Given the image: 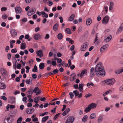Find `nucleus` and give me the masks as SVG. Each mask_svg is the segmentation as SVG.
<instances>
[{
	"label": "nucleus",
	"mask_w": 123,
	"mask_h": 123,
	"mask_svg": "<svg viewBox=\"0 0 123 123\" xmlns=\"http://www.w3.org/2000/svg\"><path fill=\"white\" fill-rule=\"evenodd\" d=\"M9 123H12L13 121V118H11L10 117H7Z\"/></svg>",
	"instance_id": "f704fd0d"
},
{
	"label": "nucleus",
	"mask_w": 123,
	"mask_h": 123,
	"mask_svg": "<svg viewBox=\"0 0 123 123\" xmlns=\"http://www.w3.org/2000/svg\"><path fill=\"white\" fill-rule=\"evenodd\" d=\"M7 18V17L6 14H4L3 15L2 18L3 19H5Z\"/></svg>",
	"instance_id": "4d7b16f0"
},
{
	"label": "nucleus",
	"mask_w": 123,
	"mask_h": 123,
	"mask_svg": "<svg viewBox=\"0 0 123 123\" xmlns=\"http://www.w3.org/2000/svg\"><path fill=\"white\" fill-rule=\"evenodd\" d=\"M49 37V36L48 34H47L45 35V36L44 37V38L45 39H48Z\"/></svg>",
	"instance_id": "6e6d98bb"
},
{
	"label": "nucleus",
	"mask_w": 123,
	"mask_h": 123,
	"mask_svg": "<svg viewBox=\"0 0 123 123\" xmlns=\"http://www.w3.org/2000/svg\"><path fill=\"white\" fill-rule=\"evenodd\" d=\"M59 72L58 70L57 69H55L53 71L51 72L53 74V75H54L58 73Z\"/></svg>",
	"instance_id": "4c0bfd02"
},
{
	"label": "nucleus",
	"mask_w": 123,
	"mask_h": 123,
	"mask_svg": "<svg viewBox=\"0 0 123 123\" xmlns=\"http://www.w3.org/2000/svg\"><path fill=\"white\" fill-rule=\"evenodd\" d=\"M86 74L87 71L86 69H84L82 70L80 75V78H81L82 77L84 76V74Z\"/></svg>",
	"instance_id": "2eb2a0df"
},
{
	"label": "nucleus",
	"mask_w": 123,
	"mask_h": 123,
	"mask_svg": "<svg viewBox=\"0 0 123 123\" xmlns=\"http://www.w3.org/2000/svg\"><path fill=\"white\" fill-rule=\"evenodd\" d=\"M11 33L13 36L15 37L17 35V33L16 31L14 29H13L11 31Z\"/></svg>",
	"instance_id": "dca6fc26"
},
{
	"label": "nucleus",
	"mask_w": 123,
	"mask_h": 123,
	"mask_svg": "<svg viewBox=\"0 0 123 123\" xmlns=\"http://www.w3.org/2000/svg\"><path fill=\"white\" fill-rule=\"evenodd\" d=\"M36 11V9L34 7L31 8L28 12L27 15L30 16L32 15L35 13Z\"/></svg>",
	"instance_id": "7ed1b4c3"
},
{
	"label": "nucleus",
	"mask_w": 123,
	"mask_h": 123,
	"mask_svg": "<svg viewBox=\"0 0 123 123\" xmlns=\"http://www.w3.org/2000/svg\"><path fill=\"white\" fill-rule=\"evenodd\" d=\"M70 111L69 108L67 109L63 113L62 115L63 116H65Z\"/></svg>",
	"instance_id": "4be33fe9"
},
{
	"label": "nucleus",
	"mask_w": 123,
	"mask_h": 123,
	"mask_svg": "<svg viewBox=\"0 0 123 123\" xmlns=\"http://www.w3.org/2000/svg\"><path fill=\"white\" fill-rule=\"evenodd\" d=\"M25 38L26 39H27L28 41H30L31 39L30 38V36L28 34H27L25 36Z\"/></svg>",
	"instance_id": "c9c22d12"
},
{
	"label": "nucleus",
	"mask_w": 123,
	"mask_h": 123,
	"mask_svg": "<svg viewBox=\"0 0 123 123\" xmlns=\"http://www.w3.org/2000/svg\"><path fill=\"white\" fill-rule=\"evenodd\" d=\"M63 37L62 34L61 33H59L57 35V38L59 40L62 39Z\"/></svg>",
	"instance_id": "72a5a7b5"
},
{
	"label": "nucleus",
	"mask_w": 123,
	"mask_h": 123,
	"mask_svg": "<svg viewBox=\"0 0 123 123\" xmlns=\"http://www.w3.org/2000/svg\"><path fill=\"white\" fill-rule=\"evenodd\" d=\"M88 116L87 115L84 116L82 119V121L84 122H86L87 120Z\"/></svg>",
	"instance_id": "393cba45"
},
{
	"label": "nucleus",
	"mask_w": 123,
	"mask_h": 123,
	"mask_svg": "<svg viewBox=\"0 0 123 123\" xmlns=\"http://www.w3.org/2000/svg\"><path fill=\"white\" fill-rule=\"evenodd\" d=\"M109 17L108 16H105L103 19V23L105 24H107L109 21Z\"/></svg>",
	"instance_id": "6e6552de"
},
{
	"label": "nucleus",
	"mask_w": 123,
	"mask_h": 123,
	"mask_svg": "<svg viewBox=\"0 0 123 123\" xmlns=\"http://www.w3.org/2000/svg\"><path fill=\"white\" fill-rule=\"evenodd\" d=\"M73 74H74L73 77L72 78L73 80H74L76 79V75L74 73H73Z\"/></svg>",
	"instance_id": "5fc2aeb1"
},
{
	"label": "nucleus",
	"mask_w": 123,
	"mask_h": 123,
	"mask_svg": "<svg viewBox=\"0 0 123 123\" xmlns=\"http://www.w3.org/2000/svg\"><path fill=\"white\" fill-rule=\"evenodd\" d=\"M65 31L66 33L68 34H70L71 33V32L70 29L68 28H66L65 30Z\"/></svg>",
	"instance_id": "cd10ccee"
},
{
	"label": "nucleus",
	"mask_w": 123,
	"mask_h": 123,
	"mask_svg": "<svg viewBox=\"0 0 123 123\" xmlns=\"http://www.w3.org/2000/svg\"><path fill=\"white\" fill-rule=\"evenodd\" d=\"M38 98H40V97H36L34 98V102L36 103H38V101L39 100V99Z\"/></svg>",
	"instance_id": "58836bf2"
},
{
	"label": "nucleus",
	"mask_w": 123,
	"mask_h": 123,
	"mask_svg": "<svg viewBox=\"0 0 123 123\" xmlns=\"http://www.w3.org/2000/svg\"><path fill=\"white\" fill-rule=\"evenodd\" d=\"M69 95L70 96V98L71 99L73 98L74 96V95L71 92L69 93Z\"/></svg>",
	"instance_id": "603ef678"
},
{
	"label": "nucleus",
	"mask_w": 123,
	"mask_h": 123,
	"mask_svg": "<svg viewBox=\"0 0 123 123\" xmlns=\"http://www.w3.org/2000/svg\"><path fill=\"white\" fill-rule=\"evenodd\" d=\"M60 113H58L56 114L54 117V120H56L57 117L59 116L60 114Z\"/></svg>",
	"instance_id": "37998d69"
},
{
	"label": "nucleus",
	"mask_w": 123,
	"mask_h": 123,
	"mask_svg": "<svg viewBox=\"0 0 123 123\" xmlns=\"http://www.w3.org/2000/svg\"><path fill=\"white\" fill-rule=\"evenodd\" d=\"M56 107V106L54 108L53 110H52L51 111V112H54L53 113H55V112Z\"/></svg>",
	"instance_id": "13d9d810"
},
{
	"label": "nucleus",
	"mask_w": 123,
	"mask_h": 123,
	"mask_svg": "<svg viewBox=\"0 0 123 123\" xmlns=\"http://www.w3.org/2000/svg\"><path fill=\"white\" fill-rule=\"evenodd\" d=\"M32 71L33 72H37V68L36 65L34 66L33 68L32 69Z\"/></svg>",
	"instance_id": "473e14b6"
},
{
	"label": "nucleus",
	"mask_w": 123,
	"mask_h": 123,
	"mask_svg": "<svg viewBox=\"0 0 123 123\" xmlns=\"http://www.w3.org/2000/svg\"><path fill=\"white\" fill-rule=\"evenodd\" d=\"M21 46L20 48L22 49H25L26 47V45L25 43H22L21 44Z\"/></svg>",
	"instance_id": "c756f323"
},
{
	"label": "nucleus",
	"mask_w": 123,
	"mask_h": 123,
	"mask_svg": "<svg viewBox=\"0 0 123 123\" xmlns=\"http://www.w3.org/2000/svg\"><path fill=\"white\" fill-rule=\"evenodd\" d=\"M41 35L39 34H35L34 37V39L36 40H38L41 39Z\"/></svg>",
	"instance_id": "ddd939ff"
},
{
	"label": "nucleus",
	"mask_w": 123,
	"mask_h": 123,
	"mask_svg": "<svg viewBox=\"0 0 123 123\" xmlns=\"http://www.w3.org/2000/svg\"><path fill=\"white\" fill-rule=\"evenodd\" d=\"M27 99V98L26 97H23L22 98L23 101L25 102Z\"/></svg>",
	"instance_id": "69168bd1"
},
{
	"label": "nucleus",
	"mask_w": 123,
	"mask_h": 123,
	"mask_svg": "<svg viewBox=\"0 0 123 123\" xmlns=\"http://www.w3.org/2000/svg\"><path fill=\"white\" fill-rule=\"evenodd\" d=\"M116 81L114 78H112L104 80L103 82H105L106 85L110 86L113 85Z\"/></svg>",
	"instance_id": "f03ea898"
},
{
	"label": "nucleus",
	"mask_w": 123,
	"mask_h": 123,
	"mask_svg": "<svg viewBox=\"0 0 123 123\" xmlns=\"http://www.w3.org/2000/svg\"><path fill=\"white\" fill-rule=\"evenodd\" d=\"M7 10V8L5 7H3L1 8V10L2 11H6Z\"/></svg>",
	"instance_id": "09e8293b"
},
{
	"label": "nucleus",
	"mask_w": 123,
	"mask_h": 123,
	"mask_svg": "<svg viewBox=\"0 0 123 123\" xmlns=\"http://www.w3.org/2000/svg\"><path fill=\"white\" fill-rule=\"evenodd\" d=\"M112 37V36L111 35H107L105 39V42H109L111 39Z\"/></svg>",
	"instance_id": "f8f14e48"
},
{
	"label": "nucleus",
	"mask_w": 123,
	"mask_h": 123,
	"mask_svg": "<svg viewBox=\"0 0 123 123\" xmlns=\"http://www.w3.org/2000/svg\"><path fill=\"white\" fill-rule=\"evenodd\" d=\"M11 52L13 53H15L17 52V50L16 49H12L11 50Z\"/></svg>",
	"instance_id": "de8ad7c7"
},
{
	"label": "nucleus",
	"mask_w": 123,
	"mask_h": 123,
	"mask_svg": "<svg viewBox=\"0 0 123 123\" xmlns=\"http://www.w3.org/2000/svg\"><path fill=\"white\" fill-rule=\"evenodd\" d=\"M95 75V74L94 73H90V76L92 78Z\"/></svg>",
	"instance_id": "49530a36"
},
{
	"label": "nucleus",
	"mask_w": 123,
	"mask_h": 123,
	"mask_svg": "<svg viewBox=\"0 0 123 123\" xmlns=\"http://www.w3.org/2000/svg\"><path fill=\"white\" fill-rule=\"evenodd\" d=\"M34 109L33 108L31 109L28 108L26 111V112L28 114H30L32 113L34 111Z\"/></svg>",
	"instance_id": "423d86ee"
},
{
	"label": "nucleus",
	"mask_w": 123,
	"mask_h": 123,
	"mask_svg": "<svg viewBox=\"0 0 123 123\" xmlns=\"http://www.w3.org/2000/svg\"><path fill=\"white\" fill-rule=\"evenodd\" d=\"M91 109L88 105L87 107L84 110V112L86 113H87L89 112Z\"/></svg>",
	"instance_id": "5701e85b"
},
{
	"label": "nucleus",
	"mask_w": 123,
	"mask_h": 123,
	"mask_svg": "<svg viewBox=\"0 0 123 123\" xmlns=\"http://www.w3.org/2000/svg\"><path fill=\"white\" fill-rule=\"evenodd\" d=\"M4 123H9L7 117L5 119L4 121Z\"/></svg>",
	"instance_id": "0e129e2a"
},
{
	"label": "nucleus",
	"mask_w": 123,
	"mask_h": 123,
	"mask_svg": "<svg viewBox=\"0 0 123 123\" xmlns=\"http://www.w3.org/2000/svg\"><path fill=\"white\" fill-rule=\"evenodd\" d=\"M119 89L120 91H122L123 90V84L119 87Z\"/></svg>",
	"instance_id": "bf43d9fd"
},
{
	"label": "nucleus",
	"mask_w": 123,
	"mask_h": 123,
	"mask_svg": "<svg viewBox=\"0 0 123 123\" xmlns=\"http://www.w3.org/2000/svg\"><path fill=\"white\" fill-rule=\"evenodd\" d=\"M108 46V45L106 44L100 48V51L101 53L103 52L106 51L107 47Z\"/></svg>",
	"instance_id": "9b49d317"
},
{
	"label": "nucleus",
	"mask_w": 123,
	"mask_h": 123,
	"mask_svg": "<svg viewBox=\"0 0 123 123\" xmlns=\"http://www.w3.org/2000/svg\"><path fill=\"white\" fill-rule=\"evenodd\" d=\"M33 91L32 89L30 88L29 90L27 91L26 92V94H29L30 95H31L33 93Z\"/></svg>",
	"instance_id": "7c9ffc66"
},
{
	"label": "nucleus",
	"mask_w": 123,
	"mask_h": 123,
	"mask_svg": "<svg viewBox=\"0 0 123 123\" xmlns=\"http://www.w3.org/2000/svg\"><path fill=\"white\" fill-rule=\"evenodd\" d=\"M74 120V117L73 116H70L67 119L65 123H72Z\"/></svg>",
	"instance_id": "39448f33"
},
{
	"label": "nucleus",
	"mask_w": 123,
	"mask_h": 123,
	"mask_svg": "<svg viewBox=\"0 0 123 123\" xmlns=\"http://www.w3.org/2000/svg\"><path fill=\"white\" fill-rule=\"evenodd\" d=\"M49 117L48 116H47L44 117L43 118L42 122V123L45 122L49 118Z\"/></svg>",
	"instance_id": "bb28decb"
},
{
	"label": "nucleus",
	"mask_w": 123,
	"mask_h": 123,
	"mask_svg": "<svg viewBox=\"0 0 123 123\" xmlns=\"http://www.w3.org/2000/svg\"><path fill=\"white\" fill-rule=\"evenodd\" d=\"M65 63V61H63L61 64H59L58 65L59 67H61L62 66H63V64Z\"/></svg>",
	"instance_id": "e2e57ef3"
},
{
	"label": "nucleus",
	"mask_w": 123,
	"mask_h": 123,
	"mask_svg": "<svg viewBox=\"0 0 123 123\" xmlns=\"http://www.w3.org/2000/svg\"><path fill=\"white\" fill-rule=\"evenodd\" d=\"M103 117H102L100 116L98 117V123H100L103 120Z\"/></svg>",
	"instance_id": "79ce46f5"
},
{
	"label": "nucleus",
	"mask_w": 123,
	"mask_h": 123,
	"mask_svg": "<svg viewBox=\"0 0 123 123\" xmlns=\"http://www.w3.org/2000/svg\"><path fill=\"white\" fill-rule=\"evenodd\" d=\"M0 98L1 99H2L4 100H7V98L5 96H2Z\"/></svg>",
	"instance_id": "864d4df0"
},
{
	"label": "nucleus",
	"mask_w": 123,
	"mask_h": 123,
	"mask_svg": "<svg viewBox=\"0 0 123 123\" xmlns=\"http://www.w3.org/2000/svg\"><path fill=\"white\" fill-rule=\"evenodd\" d=\"M59 25L58 24H56L54 25L53 28V30L54 31H56L58 29Z\"/></svg>",
	"instance_id": "412c9836"
},
{
	"label": "nucleus",
	"mask_w": 123,
	"mask_h": 123,
	"mask_svg": "<svg viewBox=\"0 0 123 123\" xmlns=\"http://www.w3.org/2000/svg\"><path fill=\"white\" fill-rule=\"evenodd\" d=\"M75 17L74 14H73L70 16L68 18V20L69 21H73Z\"/></svg>",
	"instance_id": "b1692460"
},
{
	"label": "nucleus",
	"mask_w": 123,
	"mask_h": 123,
	"mask_svg": "<svg viewBox=\"0 0 123 123\" xmlns=\"http://www.w3.org/2000/svg\"><path fill=\"white\" fill-rule=\"evenodd\" d=\"M0 71L3 77H5L7 74L6 70L3 68H0Z\"/></svg>",
	"instance_id": "0eeeda50"
},
{
	"label": "nucleus",
	"mask_w": 123,
	"mask_h": 123,
	"mask_svg": "<svg viewBox=\"0 0 123 123\" xmlns=\"http://www.w3.org/2000/svg\"><path fill=\"white\" fill-rule=\"evenodd\" d=\"M6 87V85L4 83L0 82V89H2Z\"/></svg>",
	"instance_id": "a211bd4d"
},
{
	"label": "nucleus",
	"mask_w": 123,
	"mask_h": 123,
	"mask_svg": "<svg viewBox=\"0 0 123 123\" xmlns=\"http://www.w3.org/2000/svg\"><path fill=\"white\" fill-rule=\"evenodd\" d=\"M73 93L76 96H77L79 95V92L76 90L74 91Z\"/></svg>",
	"instance_id": "a19ab883"
},
{
	"label": "nucleus",
	"mask_w": 123,
	"mask_h": 123,
	"mask_svg": "<svg viewBox=\"0 0 123 123\" xmlns=\"http://www.w3.org/2000/svg\"><path fill=\"white\" fill-rule=\"evenodd\" d=\"M53 75V74H52V72H50L49 73H46L44 74V75L45 76H49Z\"/></svg>",
	"instance_id": "ea45409f"
},
{
	"label": "nucleus",
	"mask_w": 123,
	"mask_h": 123,
	"mask_svg": "<svg viewBox=\"0 0 123 123\" xmlns=\"http://www.w3.org/2000/svg\"><path fill=\"white\" fill-rule=\"evenodd\" d=\"M10 48L9 46H7L6 47L5 50L7 52H8V51L9 49Z\"/></svg>",
	"instance_id": "680f3d73"
},
{
	"label": "nucleus",
	"mask_w": 123,
	"mask_h": 123,
	"mask_svg": "<svg viewBox=\"0 0 123 123\" xmlns=\"http://www.w3.org/2000/svg\"><path fill=\"white\" fill-rule=\"evenodd\" d=\"M39 90V88L37 87H35L34 89L33 90V92L35 93H36L37 91H38Z\"/></svg>",
	"instance_id": "a18cd8bd"
},
{
	"label": "nucleus",
	"mask_w": 123,
	"mask_h": 123,
	"mask_svg": "<svg viewBox=\"0 0 123 123\" xmlns=\"http://www.w3.org/2000/svg\"><path fill=\"white\" fill-rule=\"evenodd\" d=\"M101 19V18L100 17V15H99L97 18V20L98 21H100Z\"/></svg>",
	"instance_id": "338daca9"
},
{
	"label": "nucleus",
	"mask_w": 123,
	"mask_h": 123,
	"mask_svg": "<svg viewBox=\"0 0 123 123\" xmlns=\"http://www.w3.org/2000/svg\"><path fill=\"white\" fill-rule=\"evenodd\" d=\"M92 22V20L91 18L87 19L86 21V24L87 25H90Z\"/></svg>",
	"instance_id": "aec40b11"
},
{
	"label": "nucleus",
	"mask_w": 123,
	"mask_h": 123,
	"mask_svg": "<svg viewBox=\"0 0 123 123\" xmlns=\"http://www.w3.org/2000/svg\"><path fill=\"white\" fill-rule=\"evenodd\" d=\"M89 106L91 109H93L95 108L96 107L97 105L96 104L92 103H91Z\"/></svg>",
	"instance_id": "4468645a"
},
{
	"label": "nucleus",
	"mask_w": 123,
	"mask_h": 123,
	"mask_svg": "<svg viewBox=\"0 0 123 123\" xmlns=\"http://www.w3.org/2000/svg\"><path fill=\"white\" fill-rule=\"evenodd\" d=\"M23 118L22 117H20L18 119L17 123H21L22 120Z\"/></svg>",
	"instance_id": "e433bc0d"
},
{
	"label": "nucleus",
	"mask_w": 123,
	"mask_h": 123,
	"mask_svg": "<svg viewBox=\"0 0 123 123\" xmlns=\"http://www.w3.org/2000/svg\"><path fill=\"white\" fill-rule=\"evenodd\" d=\"M16 13V14H20L22 12V10L20 7H16L15 8Z\"/></svg>",
	"instance_id": "1a4fd4ad"
},
{
	"label": "nucleus",
	"mask_w": 123,
	"mask_h": 123,
	"mask_svg": "<svg viewBox=\"0 0 123 123\" xmlns=\"http://www.w3.org/2000/svg\"><path fill=\"white\" fill-rule=\"evenodd\" d=\"M51 64L53 66H55L56 64V62L55 61H53L51 62Z\"/></svg>",
	"instance_id": "8fccbe9b"
},
{
	"label": "nucleus",
	"mask_w": 123,
	"mask_h": 123,
	"mask_svg": "<svg viewBox=\"0 0 123 123\" xmlns=\"http://www.w3.org/2000/svg\"><path fill=\"white\" fill-rule=\"evenodd\" d=\"M32 77L34 79H36L37 77V75L36 74H33L32 75Z\"/></svg>",
	"instance_id": "3c124183"
},
{
	"label": "nucleus",
	"mask_w": 123,
	"mask_h": 123,
	"mask_svg": "<svg viewBox=\"0 0 123 123\" xmlns=\"http://www.w3.org/2000/svg\"><path fill=\"white\" fill-rule=\"evenodd\" d=\"M119 28L120 29L122 30H123V23H122L121 24Z\"/></svg>",
	"instance_id": "774afa93"
},
{
	"label": "nucleus",
	"mask_w": 123,
	"mask_h": 123,
	"mask_svg": "<svg viewBox=\"0 0 123 123\" xmlns=\"http://www.w3.org/2000/svg\"><path fill=\"white\" fill-rule=\"evenodd\" d=\"M92 96V94H91L89 93L88 94H86L85 95V96L84 97L86 98H88L90 96Z\"/></svg>",
	"instance_id": "c03bdc74"
},
{
	"label": "nucleus",
	"mask_w": 123,
	"mask_h": 123,
	"mask_svg": "<svg viewBox=\"0 0 123 123\" xmlns=\"http://www.w3.org/2000/svg\"><path fill=\"white\" fill-rule=\"evenodd\" d=\"M114 5V3L112 2H110V4L109 8V9L110 10H112L113 9V6Z\"/></svg>",
	"instance_id": "2f4dec72"
},
{
	"label": "nucleus",
	"mask_w": 123,
	"mask_h": 123,
	"mask_svg": "<svg viewBox=\"0 0 123 123\" xmlns=\"http://www.w3.org/2000/svg\"><path fill=\"white\" fill-rule=\"evenodd\" d=\"M39 68L40 69H43L45 67L44 63H40L39 65Z\"/></svg>",
	"instance_id": "a878e982"
},
{
	"label": "nucleus",
	"mask_w": 123,
	"mask_h": 123,
	"mask_svg": "<svg viewBox=\"0 0 123 123\" xmlns=\"http://www.w3.org/2000/svg\"><path fill=\"white\" fill-rule=\"evenodd\" d=\"M96 117V115L95 113H93L92 114L90 117V119H94Z\"/></svg>",
	"instance_id": "c85d7f7f"
},
{
	"label": "nucleus",
	"mask_w": 123,
	"mask_h": 123,
	"mask_svg": "<svg viewBox=\"0 0 123 123\" xmlns=\"http://www.w3.org/2000/svg\"><path fill=\"white\" fill-rule=\"evenodd\" d=\"M88 43L87 42L84 43L83 44L81 45V51H85L88 48Z\"/></svg>",
	"instance_id": "20e7f679"
},
{
	"label": "nucleus",
	"mask_w": 123,
	"mask_h": 123,
	"mask_svg": "<svg viewBox=\"0 0 123 123\" xmlns=\"http://www.w3.org/2000/svg\"><path fill=\"white\" fill-rule=\"evenodd\" d=\"M37 55L40 57L43 56V51L42 50L37 51L36 52Z\"/></svg>",
	"instance_id": "f3484780"
},
{
	"label": "nucleus",
	"mask_w": 123,
	"mask_h": 123,
	"mask_svg": "<svg viewBox=\"0 0 123 123\" xmlns=\"http://www.w3.org/2000/svg\"><path fill=\"white\" fill-rule=\"evenodd\" d=\"M100 62L98 63L95 67V71L97 72L96 74L98 77H102L105 75L104 67L102 66Z\"/></svg>",
	"instance_id": "f257e3e1"
},
{
	"label": "nucleus",
	"mask_w": 123,
	"mask_h": 123,
	"mask_svg": "<svg viewBox=\"0 0 123 123\" xmlns=\"http://www.w3.org/2000/svg\"><path fill=\"white\" fill-rule=\"evenodd\" d=\"M9 102L11 104H13L15 102V97H10Z\"/></svg>",
	"instance_id": "9d476101"
},
{
	"label": "nucleus",
	"mask_w": 123,
	"mask_h": 123,
	"mask_svg": "<svg viewBox=\"0 0 123 123\" xmlns=\"http://www.w3.org/2000/svg\"><path fill=\"white\" fill-rule=\"evenodd\" d=\"M84 86V84L82 83L79 84L78 88L80 92H81L83 90V87Z\"/></svg>",
	"instance_id": "6ab92c4d"
},
{
	"label": "nucleus",
	"mask_w": 123,
	"mask_h": 123,
	"mask_svg": "<svg viewBox=\"0 0 123 123\" xmlns=\"http://www.w3.org/2000/svg\"><path fill=\"white\" fill-rule=\"evenodd\" d=\"M68 63L69 64V65L68 67H69L71 65V60L70 59H69L68 60Z\"/></svg>",
	"instance_id": "052dcab7"
}]
</instances>
